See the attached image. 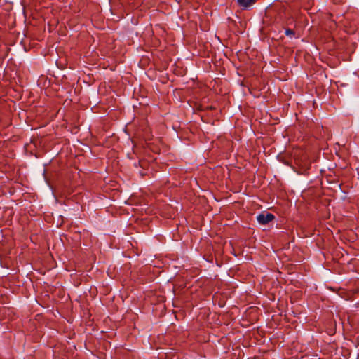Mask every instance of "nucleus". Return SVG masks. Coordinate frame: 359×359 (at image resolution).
I'll list each match as a JSON object with an SVG mask.
<instances>
[{
  "label": "nucleus",
  "mask_w": 359,
  "mask_h": 359,
  "mask_svg": "<svg viewBox=\"0 0 359 359\" xmlns=\"http://www.w3.org/2000/svg\"><path fill=\"white\" fill-rule=\"evenodd\" d=\"M275 218L274 215L272 213L266 212V213H261L257 217V219L258 222L261 224H266L273 220Z\"/></svg>",
  "instance_id": "nucleus-1"
},
{
  "label": "nucleus",
  "mask_w": 359,
  "mask_h": 359,
  "mask_svg": "<svg viewBox=\"0 0 359 359\" xmlns=\"http://www.w3.org/2000/svg\"><path fill=\"white\" fill-rule=\"evenodd\" d=\"M256 2V0H237L238 6L243 8H247Z\"/></svg>",
  "instance_id": "nucleus-2"
},
{
  "label": "nucleus",
  "mask_w": 359,
  "mask_h": 359,
  "mask_svg": "<svg viewBox=\"0 0 359 359\" xmlns=\"http://www.w3.org/2000/svg\"><path fill=\"white\" fill-rule=\"evenodd\" d=\"M285 33L290 37H293L295 34L294 32L291 29H286Z\"/></svg>",
  "instance_id": "nucleus-3"
}]
</instances>
